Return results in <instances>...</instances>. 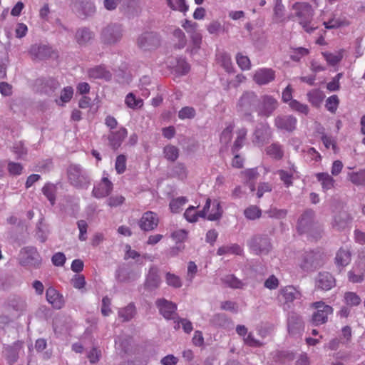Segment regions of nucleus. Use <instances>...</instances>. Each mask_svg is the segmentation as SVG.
Returning a JSON list of instances; mask_svg holds the SVG:
<instances>
[{
  "label": "nucleus",
  "mask_w": 365,
  "mask_h": 365,
  "mask_svg": "<svg viewBox=\"0 0 365 365\" xmlns=\"http://www.w3.org/2000/svg\"><path fill=\"white\" fill-rule=\"evenodd\" d=\"M344 50L340 49L334 53L331 52H323L322 55L328 64L331 66H335L339 63L343 58Z\"/></svg>",
  "instance_id": "nucleus-37"
},
{
  "label": "nucleus",
  "mask_w": 365,
  "mask_h": 365,
  "mask_svg": "<svg viewBox=\"0 0 365 365\" xmlns=\"http://www.w3.org/2000/svg\"><path fill=\"white\" fill-rule=\"evenodd\" d=\"M26 302L18 296L9 297L5 304L4 309L11 313V319L19 317L26 310Z\"/></svg>",
  "instance_id": "nucleus-6"
},
{
  "label": "nucleus",
  "mask_w": 365,
  "mask_h": 365,
  "mask_svg": "<svg viewBox=\"0 0 365 365\" xmlns=\"http://www.w3.org/2000/svg\"><path fill=\"white\" fill-rule=\"evenodd\" d=\"M173 68L175 71L180 75H185L190 71L189 64L182 58L177 60L176 65Z\"/></svg>",
  "instance_id": "nucleus-50"
},
{
  "label": "nucleus",
  "mask_w": 365,
  "mask_h": 365,
  "mask_svg": "<svg viewBox=\"0 0 365 365\" xmlns=\"http://www.w3.org/2000/svg\"><path fill=\"white\" fill-rule=\"evenodd\" d=\"M46 297L48 302L51 304L54 309H60L63 307V297L54 288L48 287L46 289Z\"/></svg>",
  "instance_id": "nucleus-21"
},
{
  "label": "nucleus",
  "mask_w": 365,
  "mask_h": 365,
  "mask_svg": "<svg viewBox=\"0 0 365 365\" xmlns=\"http://www.w3.org/2000/svg\"><path fill=\"white\" fill-rule=\"evenodd\" d=\"M349 180L356 185H365V169L348 173Z\"/></svg>",
  "instance_id": "nucleus-39"
},
{
  "label": "nucleus",
  "mask_w": 365,
  "mask_h": 365,
  "mask_svg": "<svg viewBox=\"0 0 365 365\" xmlns=\"http://www.w3.org/2000/svg\"><path fill=\"white\" fill-rule=\"evenodd\" d=\"M351 262V252L349 249L341 248L336 252L335 263L339 267H344Z\"/></svg>",
  "instance_id": "nucleus-28"
},
{
  "label": "nucleus",
  "mask_w": 365,
  "mask_h": 365,
  "mask_svg": "<svg viewBox=\"0 0 365 365\" xmlns=\"http://www.w3.org/2000/svg\"><path fill=\"white\" fill-rule=\"evenodd\" d=\"M344 300L347 305L357 306L361 302L360 297L354 292H347L344 295Z\"/></svg>",
  "instance_id": "nucleus-60"
},
{
  "label": "nucleus",
  "mask_w": 365,
  "mask_h": 365,
  "mask_svg": "<svg viewBox=\"0 0 365 365\" xmlns=\"http://www.w3.org/2000/svg\"><path fill=\"white\" fill-rule=\"evenodd\" d=\"M188 236V232L184 229H179L171 234L173 240L178 244L185 241Z\"/></svg>",
  "instance_id": "nucleus-56"
},
{
  "label": "nucleus",
  "mask_w": 365,
  "mask_h": 365,
  "mask_svg": "<svg viewBox=\"0 0 365 365\" xmlns=\"http://www.w3.org/2000/svg\"><path fill=\"white\" fill-rule=\"evenodd\" d=\"M73 95V89L71 86L65 87L61 93L60 99L56 100L57 104L63 106V103L71 101Z\"/></svg>",
  "instance_id": "nucleus-44"
},
{
  "label": "nucleus",
  "mask_w": 365,
  "mask_h": 365,
  "mask_svg": "<svg viewBox=\"0 0 365 365\" xmlns=\"http://www.w3.org/2000/svg\"><path fill=\"white\" fill-rule=\"evenodd\" d=\"M317 180L321 183L322 190L327 191L334 188L335 180L331 175L327 173H319L316 174Z\"/></svg>",
  "instance_id": "nucleus-29"
},
{
  "label": "nucleus",
  "mask_w": 365,
  "mask_h": 365,
  "mask_svg": "<svg viewBox=\"0 0 365 365\" xmlns=\"http://www.w3.org/2000/svg\"><path fill=\"white\" fill-rule=\"evenodd\" d=\"M311 307L315 309L312 315V322L316 326L325 324L328 317L333 313V308L322 301L312 303Z\"/></svg>",
  "instance_id": "nucleus-3"
},
{
  "label": "nucleus",
  "mask_w": 365,
  "mask_h": 365,
  "mask_svg": "<svg viewBox=\"0 0 365 365\" xmlns=\"http://www.w3.org/2000/svg\"><path fill=\"white\" fill-rule=\"evenodd\" d=\"M293 9L296 11V16L299 19V24L304 30L308 33L312 32L314 29L309 26L313 16L311 5L304 2H297L293 5Z\"/></svg>",
  "instance_id": "nucleus-1"
},
{
  "label": "nucleus",
  "mask_w": 365,
  "mask_h": 365,
  "mask_svg": "<svg viewBox=\"0 0 365 365\" xmlns=\"http://www.w3.org/2000/svg\"><path fill=\"white\" fill-rule=\"evenodd\" d=\"M301 297V292L293 286H286L280 289L278 294V300L283 303L292 302Z\"/></svg>",
  "instance_id": "nucleus-15"
},
{
  "label": "nucleus",
  "mask_w": 365,
  "mask_h": 365,
  "mask_svg": "<svg viewBox=\"0 0 365 365\" xmlns=\"http://www.w3.org/2000/svg\"><path fill=\"white\" fill-rule=\"evenodd\" d=\"M115 168L118 174H121L125 172L126 168V158L125 155H120L117 157Z\"/></svg>",
  "instance_id": "nucleus-61"
},
{
  "label": "nucleus",
  "mask_w": 365,
  "mask_h": 365,
  "mask_svg": "<svg viewBox=\"0 0 365 365\" xmlns=\"http://www.w3.org/2000/svg\"><path fill=\"white\" fill-rule=\"evenodd\" d=\"M43 194L46 197L52 205L56 201V187L53 184L47 183L42 188Z\"/></svg>",
  "instance_id": "nucleus-41"
},
{
  "label": "nucleus",
  "mask_w": 365,
  "mask_h": 365,
  "mask_svg": "<svg viewBox=\"0 0 365 365\" xmlns=\"http://www.w3.org/2000/svg\"><path fill=\"white\" fill-rule=\"evenodd\" d=\"M278 101L273 96L269 95L262 96L257 106L259 116L268 118L277 108Z\"/></svg>",
  "instance_id": "nucleus-7"
},
{
  "label": "nucleus",
  "mask_w": 365,
  "mask_h": 365,
  "mask_svg": "<svg viewBox=\"0 0 365 365\" xmlns=\"http://www.w3.org/2000/svg\"><path fill=\"white\" fill-rule=\"evenodd\" d=\"M222 215L220 203L217 200H210V207L207 210L206 217L208 220L215 221L219 220Z\"/></svg>",
  "instance_id": "nucleus-26"
},
{
  "label": "nucleus",
  "mask_w": 365,
  "mask_h": 365,
  "mask_svg": "<svg viewBox=\"0 0 365 365\" xmlns=\"http://www.w3.org/2000/svg\"><path fill=\"white\" fill-rule=\"evenodd\" d=\"M169 175L171 177L183 180L187 177V170L183 164L178 163L173 166Z\"/></svg>",
  "instance_id": "nucleus-43"
},
{
  "label": "nucleus",
  "mask_w": 365,
  "mask_h": 365,
  "mask_svg": "<svg viewBox=\"0 0 365 365\" xmlns=\"http://www.w3.org/2000/svg\"><path fill=\"white\" fill-rule=\"evenodd\" d=\"M168 6L174 11H178L184 14L189 9V6L186 4L185 0H165Z\"/></svg>",
  "instance_id": "nucleus-38"
},
{
  "label": "nucleus",
  "mask_w": 365,
  "mask_h": 365,
  "mask_svg": "<svg viewBox=\"0 0 365 365\" xmlns=\"http://www.w3.org/2000/svg\"><path fill=\"white\" fill-rule=\"evenodd\" d=\"M210 207V199L207 198L203 209L201 211L197 210V207L189 206L184 212L185 219L190 223H195L199 218H205L207 210Z\"/></svg>",
  "instance_id": "nucleus-9"
},
{
  "label": "nucleus",
  "mask_w": 365,
  "mask_h": 365,
  "mask_svg": "<svg viewBox=\"0 0 365 365\" xmlns=\"http://www.w3.org/2000/svg\"><path fill=\"white\" fill-rule=\"evenodd\" d=\"M187 202L188 200L186 197L174 198L170 202V209L173 213H179Z\"/></svg>",
  "instance_id": "nucleus-40"
},
{
  "label": "nucleus",
  "mask_w": 365,
  "mask_h": 365,
  "mask_svg": "<svg viewBox=\"0 0 365 365\" xmlns=\"http://www.w3.org/2000/svg\"><path fill=\"white\" fill-rule=\"evenodd\" d=\"M177 305L170 301L161 299V314L166 319H175L177 317Z\"/></svg>",
  "instance_id": "nucleus-23"
},
{
  "label": "nucleus",
  "mask_w": 365,
  "mask_h": 365,
  "mask_svg": "<svg viewBox=\"0 0 365 365\" xmlns=\"http://www.w3.org/2000/svg\"><path fill=\"white\" fill-rule=\"evenodd\" d=\"M314 213L312 210H306L297 222V229L300 234L310 232L314 227Z\"/></svg>",
  "instance_id": "nucleus-10"
},
{
  "label": "nucleus",
  "mask_w": 365,
  "mask_h": 365,
  "mask_svg": "<svg viewBox=\"0 0 365 365\" xmlns=\"http://www.w3.org/2000/svg\"><path fill=\"white\" fill-rule=\"evenodd\" d=\"M234 124L231 122L226 123L225 128L223 129L220 135V142L224 144H227L232 139V131L234 129Z\"/></svg>",
  "instance_id": "nucleus-45"
},
{
  "label": "nucleus",
  "mask_w": 365,
  "mask_h": 365,
  "mask_svg": "<svg viewBox=\"0 0 365 365\" xmlns=\"http://www.w3.org/2000/svg\"><path fill=\"white\" fill-rule=\"evenodd\" d=\"M323 24L326 29H331L347 26L350 24V21L344 16H340L339 17L334 16L333 18L328 21H324Z\"/></svg>",
  "instance_id": "nucleus-31"
},
{
  "label": "nucleus",
  "mask_w": 365,
  "mask_h": 365,
  "mask_svg": "<svg viewBox=\"0 0 365 365\" xmlns=\"http://www.w3.org/2000/svg\"><path fill=\"white\" fill-rule=\"evenodd\" d=\"M339 100L337 96L333 95L326 101L325 107L331 113H334L338 108Z\"/></svg>",
  "instance_id": "nucleus-53"
},
{
  "label": "nucleus",
  "mask_w": 365,
  "mask_h": 365,
  "mask_svg": "<svg viewBox=\"0 0 365 365\" xmlns=\"http://www.w3.org/2000/svg\"><path fill=\"white\" fill-rule=\"evenodd\" d=\"M159 270L157 267H153L150 269L145 281V287L148 290H153L158 288L159 284Z\"/></svg>",
  "instance_id": "nucleus-25"
},
{
  "label": "nucleus",
  "mask_w": 365,
  "mask_h": 365,
  "mask_svg": "<svg viewBox=\"0 0 365 365\" xmlns=\"http://www.w3.org/2000/svg\"><path fill=\"white\" fill-rule=\"evenodd\" d=\"M68 176L71 183L77 187L85 188L90 183L88 173L78 165H72L69 167Z\"/></svg>",
  "instance_id": "nucleus-2"
},
{
  "label": "nucleus",
  "mask_w": 365,
  "mask_h": 365,
  "mask_svg": "<svg viewBox=\"0 0 365 365\" xmlns=\"http://www.w3.org/2000/svg\"><path fill=\"white\" fill-rule=\"evenodd\" d=\"M29 53L36 59H43L49 56L51 48L45 45H33L31 46Z\"/></svg>",
  "instance_id": "nucleus-27"
},
{
  "label": "nucleus",
  "mask_w": 365,
  "mask_h": 365,
  "mask_svg": "<svg viewBox=\"0 0 365 365\" xmlns=\"http://www.w3.org/2000/svg\"><path fill=\"white\" fill-rule=\"evenodd\" d=\"M125 104L130 109L137 110L143 107V101L140 98H138L133 92H130L125 96Z\"/></svg>",
  "instance_id": "nucleus-33"
},
{
  "label": "nucleus",
  "mask_w": 365,
  "mask_h": 365,
  "mask_svg": "<svg viewBox=\"0 0 365 365\" xmlns=\"http://www.w3.org/2000/svg\"><path fill=\"white\" fill-rule=\"evenodd\" d=\"M22 258L21 263L23 265L30 266L33 267H38L41 262V259L37 250L34 247H26L21 252Z\"/></svg>",
  "instance_id": "nucleus-11"
},
{
  "label": "nucleus",
  "mask_w": 365,
  "mask_h": 365,
  "mask_svg": "<svg viewBox=\"0 0 365 365\" xmlns=\"http://www.w3.org/2000/svg\"><path fill=\"white\" fill-rule=\"evenodd\" d=\"M158 42L157 34L146 31L140 35L137 39L138 47L143 50H150L155 46Z\"/></svg>",
  "instance_id": "nucleus-13"
},
{
  "label": "nucleus",
  "mask_w": 365,
  "mask_h": 365,
  "mask_svg": "<svg viewBox=\"0 0 365 365\" xmlns=\"http://www.w3.org/2000/svg\"><path fill=\"white\" fill-rule=\"evenodd\" d=\"M316 286L323 290H329L335 285V279L329 272H320L316 278Z\"/></svg>",
  "instance_id": "nucleus-19"
},
{
  "label": "nucleus",
  "mask_w": 365,
  "mask_h": 365,
  "mask_svg": "<svg viewBox=\"0 0 365 365\" xmlns=\"http://www.w3.org/2000/svg\"><path fill=\"white\" fill-rule=\"evenodd\" d=\"M181 26L190 36L197 33L198 24L196 22L185 19L182 21Z\"/></svg>",
  "instance_id": "nucleus-59"
},
{
  "label": "nucleus",
  "mask_w": 365,
  "mask_h": 365,
  "mask_svg": "<svg viewBox=\"0 0 365 365\" xmlns=\"http://www.w3.org/2000/svg\"><path fill=\"white\" fill-rule=\"evenodd\" d=\"M297 120L293 115H279L274 120L277 128L292 132L296 128Z\"/></svg>",
  "instance_id": "nucleus-17"
},
{
  "label": "nucleus",
  "mask_w": 365,
  "mask_h": 365,
  "mask_svg": "<svg viewBox=\"0 0 365 365\" xmlns=\"http://www.w3.org/2000/svg\"><path fill=\"white\" fill-rule=\"evenodd\" d=\"M123 36V28L118 24H110L101 31V38L105 44L113 45L120 41Z\"/></svg>",
  "instance_id": "nucleus-4"
},
{
  "label": "nucleus",
  "mask_w": 365,
  "mask_h": 365,
  "mask_svg": "<svg viewBox=\"0 0 365 365\" xmlns=\"http://www.w3.org/2000/svg\"><path fill=\"white\" fill-rule=\"evenodd\" d=\"M236 61L242 70H250L251 68L250 60L247 56L237 53L236 56Z\"/></svg>",
  "instance_id": "nucleus-54"
},
{
  "label": "nucleus",
  "mask_w": 365,
  "mask_h": 365,
  "mask_svg": "<svg viewBox=\"0 0 365 365\" xmlns=\"http://www.w3.org/2000/svg\"><path fill=\"white\" fill-rule=\"evenodd\" d=\"M90 78L110 81L112 78L111 73L103 66H97L90 68L88 71Z\"/></svg>",
  "instance_id": "nucleus-24"
},
{
  "label": "nucleus",
  "mask_w": 365,
  "mask_h": 365,
  "mask_svg": "<svg viewBox=\"0 0 365 365\" xmlns=\"http://www.w3.org/2000/svg\"><path fill=\"white\" fill-rule=\"evenodd\" d=\"M195 115V110L192 107L186 106L178 112V117L181 120L193 118Z\"/></svg>",
  "instance_id": "nucleus-57"
},
{
  "label": "nucleus",
  "mask_w": 365,
  "mask_h": 365,
  "mask_svg": "<svg viewBox=\"0 0 365 365\" xmlns=\"http://www.w3.org/2000/svg\"><path fill=\"white\" fill-rule=\"evenodd\" d=\"M165 280L169 286L175 288H180L182 286L181 279L174 274L168 273L165 276Z\"/></svg>",
  "instance_id": "nucleus-58"
},
{
  "label": "nucleus",
  "mask_w": 365,
  "mask_h": 365,
  "mask_svg": "<svg viewBox=\"0 0 365 365\" xmlns=\"http://www.w3.org/2000/svg\"><path fill=\"white\" fill-rule=\"evenodd\" d=\"M244 214L247 219L253 220L260 217L261 210L258 207L252 205L245 210Z\"/></svg>",
  "instance_id": "nucleus-55"
},
{
  "label": "nucleus",
  "mask_w": 365,
  "mask_h": 365,
  "mask_svg": "<svg viewBox=\"0 0 365 365\" xmlns=\"http://www.w3.org/2000/svg\"><path fill=\"white\" fill-rule=\"evenodd\" d=\"M242 248L237 244L223 245L218 248L217 254L220 256L224 255H237L242 253Z\"/></svg>",
  "instance_id": "nucleus-34"
},
{
  "label": "nucleus",
  "mask_w": 365,
  "mask_h": 365,
  "mask_svg": "<svg viewBox=\"0 0 365 365\" xmlns=\"http://www.w3.org/2000/svg\"><path fill=\"white\" fill-rule=\"evenodd\" d=\"M207 30L210 34L217 35L222 31V26L219 21L214 20L207 26Z\"/></svg>",
  "instance_id": "nucleus-63"
},
{
  "label": "nucleus",
  "mask_w": 365,
  "mask_h": 365,
  "mask_svg": "<svg viewBox=\"0 0 365 365\" xmlns=\"http://www.w3.org/2000/svg\"><path fill=\"white\" fill-rule=\"evenodd\" d=\"M164 156L170 161H175L179 156V150L174 145H168L164 148Z\"/></svg>",
  "instance_id": "nucleus-48"
},
{
  "label": "nucleus",
  "mask_w": 365,
  "mask_h": 365,
  "mask_svg": "<svg viewBox=\"0 0 365 365\" xmlns=\"http://www.w3.org/2000/svg\"><path fill=\"white\" fill-rule=\"evenodd\" d=\"M277 174L287 187L293 185L294 180L299 178V173L294 165H292L287 169L277 170Z\"/></svg>",
  "instance_id": "nucleus-16"
},
{
  "label": "nucleus",
  "mask_w": 365,
  "mask_h": 365,
  "mask_svg": "<svg viewBox=\"0 0 365 365\" xmlns=\"http://www.w3.org/2000/svg\"><path fill=\"white\" fill-rule=\"evenodd\" d=\"M174 38L178 40V43L176 44L178 48H182L185 46L187 43V39L185 33L180 29H176L173 31Z\"/></svg>",
  "instance_id": "nucleus-52"
},
{
  "label": "nucleus",
  "mask_w": 365,
  "mask_h": 365,
  "mask_svg": "<svg viewBox=\"0 0 365 365\" xmlns=\"http://www.w3.org/2000/svg\"><path fill=\"white\" fill-rule=\"evenodd\" d=\"M158 217L156 213L151 211L145 212L139 220L138 225L144 231H150L158 225Z\"/></svg>",
  "instance_id": "nucleus-14"
},
{
  "label": "nucleus",
  "mask_w": 365,
  "mask_h": 365,
  "mask_svg": "<svg viewBox=\"0 0 365 365\" xmlns=\"http://www.w3.org/2000/svg\"><path fill=\"white\" fill-rule=\"evenodd\" d=\"M350 221L351 218L349 215L345 212H341L339 215L334 216L332 222V227L337 230H341L344 229L349 225Z\"/></svg>",
  "instance_id": "nucleus-32"
},
{
  "label": "nucleus",
  "mask_w": 365,
  "mask_h": 365,
  "mask_svg": "<svg viewBox=\"0 0 365 365\" xmlns=\"http://www.w3.org/2000/svg\"><path fill=\"white\" fill-rule=\"evenodd\" d=\"M198 271V268L197 264L190 261L187 263V273L185 276V279L188 282V284H191L195 277Z\"/></svg>",
  "instance_id": "nucleus-49"
},
{
  "label": "nucleus",
  "mask_w": 365,
  "mask_h": 365,
  "mask_svg": "<svg viewBox=\"0 0 365 365\" xmlns=\"http://www.w3.org/2000/svg\"><path fill=\"white\" fill-rule=\"evenodd\" d=\"M282 101L289 104L293 110L300 113L307 115L309 113V107L306 104L301 103L297 100L292 99V88L289 85L282 92Z\"/></svg>",
  "instance_id": "nucleus-8"
},
{
  "label": "nucleus",
  "mask_w": 365,
  "mask_h": 365,
  "mask_svg": "<svg viewBox=\"0 0 365 365\" xmlns=\"http://www.w3.org/2000/svg\"><path fill=\"white\" fill-rule=\"evenodd\" d=\"M113 189L112 182L108 178H103L101 182L93 190V195L97 198H102L108 196Z\"/></svg>",
  "instance_id": "nucleus-20"
},
{
  "label": "nucleus",
  "mask_w": 365,
  "mask_h": 365,
  "mask_svg": "<svg viewBox=\"0 0 365 365\" xmlns=\"http://www.w3.org/2000/svg\"><path fill=\"white\" fill-rule=\"evenodd\" d=\"M128 132L125 128H121L115 132H110L108 135V139L110 145L113 148H118L127 136Z\"/></svg>",
  "instance_id": "nucleus-22"
},
{
  "label": "nucleus",
  "mask_w": 365,
  "mask_h": 365,
  "mask_svg": "<svg viewBox=\"0 0 365 365\" xmlns=\"http://www.w3.org/2000/svg\"><path fill=\"white\" fill-rule=\"evenodd\" d=\"M309 102L314 106L318 107L323 101L325 96L319 89H313L307 94Z\"/></svg>",
  "instance_id": "nucleus-35"
},
{
  "label": "nucleus",
  "mask_w": 365,
  "mask_h": 365,
  "mask_svg": "<svg viewBox=\"0 0 365 365\" xmlns=\"http://www.w3.org/2000/svg\"><path fill=\"white\" fill-rule=\"evenodd\" d=\"M135 313V309L134 305L130 304L126 307L119 310L118 316L123 321H129L133 317Z\"/></svg>",
  "instance_id": "nucleus-47"
},
{
  "label": "nucleus",
  "mask_w": 365,
  "mask_h": 365,
  "mask_svg": "<svg viewBox=\"0 0 365 365\" xmlns=\"http://www.w3.org/2000/svg\"><path fill=\"white\" fill-rule=\"evenodd\" d=\"M4 353L6 356L7 361L12 364L16 361L18 355L16 349L10 346L5 348Z\"/></svg>",
  "instance_id": "nucleus-64"
},
{
  "label": "nucleus",
  "mask_w": 365,
  "mask_h": 365,
  "mask_svg": "<svg viewBox=\"0 0 365 365\" xmlns=\"http://www.w3.org/2000/svg\"><path fill=\"white\" fill-rule=\"evenodd\" d=\"M284 7L281 2H277L274 8V20L277 22H282L284 18Z\"/></svg>",
  "instance_id": "nucleus-62"
},
{
  "label": "nucleus",
  "mask_w": 365,
  "mask_h": 365,
  "mask_svg": "<svg viewBox=\"0 0 365 365\" xmlns=\"http://www.w3.org/2000/svg\"><path fill=\"white\" fill-rule=\"evenodd\" d=\"M217 63H220L227 72H232L233 66L231 57L228 53L225 52H219L217 54Z\"/></svg>",
  "instance_id": "nucleus-36"
},
{
  "label": "nucleus",
  "mask_w": 365,
  "mask_h": 365,
  "mask_svg": "<svg viewBox=\"0 0 365 365\" xmlns=\"http://www.w3.org/2000/svg\"><path fill=\"white\" fill-rule=\"evenodd\" d=\"M247 133L246 128H240L237 132V138L232 148L233 153L237 152L242 146Z\"/></svg>",
  "instance_id": "nucleus-42"
},
{
  "label": "nucleus",
  "mask_w": 365,
  "mask_h": 365,
  "mask_svg": "<svg viewBox=\"0 0 365 365\" xmlns=\"http://www.w3.org/2000/svg\"><path fill=\"white\" fill-rule=\"evenodd\" d=\"M247 245L250 250L257 255L267 252L270 245L267 237L259 235L252 237L248 241Z\"/></svg>",
  "instance_id": "nucleus-12"
},
{
  "label": "nucleus",
  "mask_w": 365,
  "mask_h": 365,
  "mask_svg": "<svg viewBox=\"0 0 365 365\" xmlns=\"http://www.w3.org/2000/svg\"><path fill=\"white\" fill-rule=\"evenodd\" d=\"M255 101L256 96L254 93H245L240 98L238 103V110L240 112L245 120L249 122L253 121L254 117L251 114V111Z\"/></svg>",
  "instance_id": "nucleus-5"
},
{
  "label": "nucleus",
  "mask_w": 365,
  "mask_h": 365,
  "mask_svg": "<svg viewBox=\"0 0 365 365\" xmlns=\"http://www.w3.org/2000/svg\"><path fill=\"white\" fill-rule=\"evenodd\" d=\"M267 153L274 158L279 159L283 155V151L279 144H272L267 148Z\"/></svg>",
  "instance_id": "nucleus-51"
},
{
  "label": "nucleus",
  "mask_w": 365,
  "mask_h": 365,
  "mask_svg": "<svg viewBox=\"0 0 365 365\" xmlns=\"http://www.w3.org/2000/svg\"><path fill=\"white\" fill-rule=\"evenodd\" d=\"M93 38V34L87 28H81L77 30L75 38L76 42L83 46L89 43Z\"/></svg>",
  "instance_id": "nucleus-30"
},
{
  "label": "nucleus",
  "mask_w": 365,
  "mask_h": 365,
  "mask_svg": "<svg viewBox=\"0 0 365 365\" xmlns=\"http://www.w3.org/2000/svg\"><path fill=\"white\" fill-rule=\"evenodd\" d=\"M274 71L271 68H259L254 74L253 78L256 83L259 85L267 84L274 79Z\"/></svg>",
  "instance_id": "nucleus-18"
},
{
  "label": "nucleus",
  "mask_w": 365,
  "mask_h": 365,
  "mask_svg": "<svg viewBox=\"0 0 365 365\" xmlns=\"http://www.w3.org/2000/svg\"><path fill=\"white\" fill-rule=\"evenodd\" d=\"M222 280L225 284L231 288L240 289L244 286V283L233 274L225 276Z\"/></svg>",
  "instance_id": "nucleus-46"
}]
</instances>
